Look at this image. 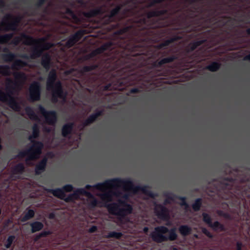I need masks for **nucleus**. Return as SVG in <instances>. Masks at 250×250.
Returning <instances> with one entry per match:
<instances>
[{"mask_svg": "<svg viewBox=\"0 0 250 250\" xmlns=\"http://www.w3.org/2000/svg\"><path fill=\"white\" fill-rule=\"evenodd\" d=\"M26 110L29 119L31 120V106H27Z\"/></svg>", "mask_w": 250, "mask_h": 250, "instance_id": "37998d69", "label": "nucleus"}, {"mask_svg": "<svg viewBox=\"0 0 250 250\" xmlns=\"http://www.w3.org/2000/svg\"><path fill=\"white\" fill-rule=\"evenodd\" d=\"M23 75V74L21 72H16L14 74V77L16 79V80L22 78Z\"/></svg>", "mask_w": 250, "mask_h": 250, "instance_id": "a19ab883", "label": "nucleus"}, {"mask_svg": "<svg viewBox=\"0 0 250 250\" xmlns=\"http://www.w3.org/2000/svg\"><path fill=\"white\" fill-rule=\"evenodd\" d=\"M88 198L87 202L90 206L92 207H94L96 206L99 205V203L97 199L93 197V196L91 194V196H88L87 197Z\"/></svg>", "mask_w": 250, "mask_h": 250, "instance_id": "b1692460", "label": "nucleus"}, {"mask_svg": "<svg viewBox=\"0 0 250 250\" xmlns=\"http://www.w3.org/2000/svg\"><path fill=\"white\" fill-rule=\"evenodd\" d=\"M201 199H198L196 200L195 202L193 204L192 208L195 211L198 210L201 207Z\"/></svg>", "mask_w": 250, "mask_h": 250, "instance_id": "c9c22d12", "label": "nucleus"}, {"mask_svg": "<svg viewBox=\"0 0 250 250\" xmlns=\"http://www.w3.org/2000/svg\"><path fill=\"white\" fill-rule=\"evenodd\" d=\"M13 33H8L0 35V44H9V42L13 38Z\"/></svg>", "mask_w": 250, "mask_h": 250, "instance_id": "f3484780", "label": "nucleus"}, {"mask_svg": "<svg viewBox=\"0 0 250 250\" xmlns=\"http://www.w3.org/2000/svg\"><path fill=\"white\" fill-rule=\"evenodd\" d=\"M220 64L217 62H213L206 67V68L211 71H215L219 69Z\"/></svg>", "mask_w": 250, "mask_h": 250, "instance_id": "c85d7f7f", "label": "nucleus"}, {"mask_svg": "<svg viewBox=\"0 0 250 250\" xmlns=\"http://www.w3.org/2000/svg\"><path fill=\"white\" fill-rule=\"evenodd\" d=\"M56 79V72L54 70H52L49 72L48 75L46 88L48 90L52 91V101L53 102H56L57 101V98H64L61 83L60 82H57L55 83Z\"/></svg>", "mask_w": 250, "mask_h": 250, "instance_id": "39448f33", "label": "nucleus"}, {"mask_svg": "<svg viewBox=\"0 0 250 250\" xmlns=\"http://www.w3.org/2000/svg\"><path fill=\"white\" fill-rule=\"evenodd\" d=\"M101 111H99L96 112L95 114L91 115L85 122L84 125H87L89 124L93 123L95 119L101 114Z\"/></svg>", "mask_w": 250, "mask_h": 250, "instance_id": "412c9836", "label": "nucleus"}, {"mask_svg": "<svg viewBox=\"0 0 250 250\" xmlns=\"http://www.w3.org/2000/svg\"><path fill=\"white\" fill-rule=\"evenodd\" d=\"M32 46H33V44L35 43V40H33V39H32Z\"/></svg>", "mask_w": 250, "mask_h": 250, "instance_id": "0e129e2a", "label": "nucleus"}, {"mask_svg": "<svg viewBox=\"0 0 250 250\" xmlns=\"http://www.w3.org/2000/svg\"><path fill=\"white\" fill-rule=\"evenodd\" d=\"M31 59V53H29V54H28V59H29V61L30 62V59Z\"/></svg>", "mask_w": 250, "mask_h": 250, "instance_id": "680f3d73", "label": "nucleus"}, {"mask_svg": "<svg viewBox=\"0 0 250 250\" xmlns=\"http://www.w3.org/2000/svg\"><path fill=\"white\" fill-rule=\"evenodd\" d=\"M28 101L31 102V83H29L28 89Z\"/></svg>", "mask_w": 250, "mask_h": 250, "instance_id": "ea45409f", "label": "nucleus"}, {"mask_svg": "<svg viewBox=\"0 0 250 250\" xmlns=\"http://www.w3.org/2000/svg\"><path fill=\"white\" fill-rule=\"evenodd\" d=\"M217 213L219 215L222 216H224L226 218H230L229 214H227L226 213H224L222 211H218L217 212Z\"/></svg>", "mask_w": 250, "mask_h": 250, "instance_id": "c03bdc74", "label": "nucleus"}, {"mask_svg": "<svg viewBox=\"0 0 250 250\" xmlns=\"http://www.w3.org/2000/svg\"><path fill=\"white\" fill-rule=\"evenodd\" d=\"M49 234V232L45 231L40 234L39 237L44 236Z\"/></svg>", "mask_w": 250, "mask_h": 250, "instance_id": "09e8293b", "label": "nucleus"}, {"mask_svg": "<svg viewBox=\"0 0 250 250\" xmlns=\"http://www.w3.org/2000/svg\"><path fill=\"white\" fill-rule=\"evenodd\" d=\"M72 127V125H65L62 130V134L63 136H67L71 131Z\"/></svg>", "mask_w": 250, "mask_h": 250, "instance_id": "bb28decb", "label": "nucleus"}, {"mask_svg": "<svg viewBox=\"0 0 250 250\" xmlns=\"http://www.w3.org/2000/svg\"><path fill=\"white\" fill-rule=\"evenodd\" d=\"M40 84L39 83H32V101L39 100L40 98Z\"/></svg>", "mask_w": 250, "mask_h": 250, "instance_id": "4468645a", "label": "nucleus"}, {"mask_svg": "<svg viewBox=\"0 0 250 250\" xmlns=\"http://www.w3.org/2000/svg\"><path fill=\"white\" fill-rule=\"evenodd\" d=\"M43 224L39 222H35L32 223V232L41 230L43 228Z\"/></svg>", "mask_w": 250, "mask_h": 250, "instance_id": "a878e982", "label": "nucleus"}, {"mask_svg": "<svg viewBox=\"0 0 250 250\" xmlns=\"http://www.w3.org/2000/svg\"><path fill=\"white\" fill-rule=\"evenodd\" d=\"M62 189L64 190L66 192H70L73 189V187L70 185H67L64 186L62 188Z\"/></svg>", "mask_w": 250, "mask_h": 250, "instance_id": "58836bf2", "label": "nucleus"}, {"mask_svg": "<svg viewBox=\"0 0 250 250\" xmlns=\"http://www.w3.org/2000/svg\"><path fill=\"white\" fill-rule=\"evenodd\" d=\"M163 0H154L153 2L149 5V6L152 5L154 3H159Z\"/></svg>", "mask_w": 250, "mask_h": 250, "instance_id": "603ef678", "label": "nucleus"}, {"mask_svg": "<svg viewBox=\"0 0 250 250\" xmlns=\"http://www.w3.org/2000/svg\"><path fill=\"white\" fill-rule=\"evenodd\" d=\"M39 132V127H38L37 125L35 124L34 125L33 127H32V138H36L38 135Z\"/></svg>", "mask_w": 250, "mask_h": 250, "instance_id": "72a5a7b5", "label": "nucleus"}, {"mask_svg": "<svg viewBox=\"0 0 250 250\" xmlns=\"http://www.w3.org/2000/svg\"><path fill=\"white\" fill-rule=\"evenodd\" d=\"M0 74L8 76L10 75V67L8 65H0Z\"/></svg>", "mask_w": 250, "mask_h": 250, "instance_id": "a211bd4d", "label": "nucleus"}, {"mask_svg": "<svg viewBox=\"0 0 250 250\" xmlns=\"http://www.w3.org/2000/svg\"><path fill=\"white\" fill-rule=\"evenodd\" d=\"M180 233L183 236H187L191 232V228L187 225H181L178 229Z\"/></svg>", "mask_w": 250, "mask_h": 250, "instance_id": "dca6fc26", "label": "nucleus"}, {"mask_svg": "<svg viewBox=\"0 0 250 250\" xmlns=\"http://www.w3.org/2000/svg\"><path fill=\"white\" fill-rule=\"evenodd\" d=\"M31 219V206H29L27 208V212L23 217L22 219V221H26Z\"/></svg>", "mask_w": 250, "mask_h": 250, "instance_id": "c756f323", "label": "nucleus"}, {"mask_svg": "<svg viewBox=\"0 0 250 250\" xmlns=\"http://www.w3.org/2000/svg\"><path fill=\"white\" fill-rule=\"evenodd\" d=\"M138 91V89H136V88H133V89H132L131 90H130V92L131 93H135V92H137Z\"/></svg>", "mask_w": 250, "mask_h": 250, "instance_id": "4d7b16f0", "label": "nucleus"}, {"mask_svg": "<svg viewBox=\"0 0 250 250\" xmlns=\"http://www.w3.org/2000/svg\"><path fill=\"white\" fill-rule=\"evenodd\" d=\"M15 239V236L14 235H10L7 239L6 242L4 244V246L6 248L8 249L11 246L13 241Z\"/></svg>", "mask_w": 250, "mask_h": 250, "instance_id": "cd10ccee", "label": "nucleus"}, {"mask_svg": "<svg viewBox=\"0 0 250 250\" xmlns=\"http://www.w3.org/2000/svg\"><path fill=\"white\" fill-rule=\"evenodd\" d=\"M52 45L53 44L50 43H44L42 49V50H47L49 49Z\"/></svg>", "mask_w": 250, "mask_h": 250, "instance_id": "79ce46f5", "label": "nucleus"}, {"mask_svg": "<svg viewBox=\"0 0 250 250\" xmlns=\"http://www.w3.org/2000/svg\"><path fill=\"white\" fill-rule=\"evenodd\" d=\"M123 235L121 232H117L115 231H112L108 233L107 236V238H112L114 237L117 239L120 238Z\"/></svg>", "mask_w": 250, "mask_h": 250, "instance_id": "7c9ffc66", "label": "nucleus"}, {"mask_svg": "<svg viewBox=\"0 0 250 250\" xmlns=\"http://www.w3.org/2000/svg\"><path fill=\"white\" fill-rule=\"evenodd\" d=\"M247 32L249 33V34H250V29H248L247 30Z\"/></svg>", "mask_w": 250, "mask_h": 250, "instance_id": "774afa93", "label": "nucleus"}, {"mask_svg": "<svg viewBox=\"0 0 250 250\" xmlns=\"http://www.w3.org/2000/svg\"><path fill=\"white\" fill-rule=\"evenodd\" d=\"M202 232L209 237H212V236L211 233L205 228L202 229Z\"/></svg>", "mask_w": 250, "mask_h": 250, "instance_id": "a18cd8bd", "label": "nucleus"}, {"mask_svg": "<svg viewBox=\"0 0 250 250\" xmlns=\"http://www.w3.org/2000/svg\"><path fill=\"white\" fill-rule=\"evenodd\" d=\"M106 207L109 213L117 216L120 223H122L125 216L131 213L133 209L131 205L121 200L116 203L109 204Z\"/></svg>", "mask_w": 250, "mask_h": 250, "instance_id": "7ed1b4c3", "label": "nucleus"}, {"mask_svg": "<svg viewBox=\"0 0 250 250\" xmlns=\"http://www.w3.org/2000/svg\"><path fill=\"white\" fill-rule=\"evenodd\" d=\"M50 60V57L48 55H43L42 57V64L47 69L49 68Z\"/></svg>", "mask_w": 250, "mask_h": 250, "instance_id": "4be33fe9", "label": "nucleus"}, {"mask_svg": "<svg viewBox=\"0 0 250 250\" xmlns=\"http://www.w3.org/2000/svg\"><path fill=\"white\" fill-rule=\"evenodd\" d=\"M45 130L47 132H49L51 130H52V127L51 128H45Z\"/></svg>", "mask_w": 250, "mask_h": 250, "instance_id": "052dcab7", "label": "nucleus"}, {"mask_svg": "<svg viewBox=\"0 0 250 250\" xmlns=\"http://www.w3.org/2000/svg\"><path fill=\"white\" fill-rule=\"evenodd\" d=\"M38 114L39 116L45 118L46 123L49 125H53L56 120V116L55 112H46L45 110L41 106L38 107Z\"/></svg>", "mask_w": 250, "mask_h": 250, "instance_id": "6e6552de", "label": "nucleus"}, {"mask_svg": "<svg viewBox=\"0 0 250 250\" xmlns=\"http://www.w3.org/2000/svg\"><path fill=\"white\" fill-rule=\"evenodd\" d=\"M181 206H184L185 209L188 207V205L185 203V201H183V203L181 204Z\"/></svg>", "mask_w": 250, "mask_h": 250, "instance_id": "5fc2aeb1", "label": "nucleus"}, {"mask_svg": "<svg viewBox=\"0 0 250 250\" xmlns=\"http://www.w3.org/2000/svg\"><path fill=\"white\" fill-rule=\"evenodd\" d=\"M3 1H2V0H0V6L1 5H3Z\"/></svg>", "mask_w": 250, "mask_h": 250, "instance_id": "69168bd1", "label": "nucleus"}, {"mask_svg": "<svg viewBox=\"0 0 250 250\" xmlns=\"http://www.w3.org/2000/svg\"><path fill=\"white\" fill-rule=\"evenodd\" d=\"M20 21L19 16H14L11 14H6L0 23V31H16Z\"/></svg>", "mask_w": 250, "mask_h": 250, "instance_id": "423d86ee", "label": "nucleus"}, {"mask_svg": "<svg viewBox=\"0 0 250 250\" xmlns=\"http://www.w3.org/2000/svg\"><path fill=\"white\" fill-rule=\"evenodd\" d=\"M120 8H121L120 6H118L116 7H115V8H114L113 9H112L111 11L110 16L113 17L115 15H116L118 12V11H119Z\"/></svg>", "mask_w": 250, "mask_h": 250, "instance_id": "4c0bfd02", "label": "nucleus"}, {"mask_svg": "<svg viewBox=\"0 0 250 250\" xmlns=\"http://www.w3.org/2000/svg\"><path fill=\"white\" fill-rule=\"evenodd\" d=\"M244 60H250V54L247 55L244 58Z\"/></svg>", "mask_w": 250, "mask_h": 250, "instance_id": "6e6d98bb", "label": "nucleus"}, {"mask_svg": "<svg viewBox=\"0 0 250 250\" xmlns=\"http://www.w3.org/2000/svg\"><path fill=\"white\" fill-rule=\"evenodd\" d=\"M209 227L215 230L223 231L224 230L223 225L218 221H216L213 224L211 223V225H210Z\"/></svg>", "mask_w": 250, "mask_h": 250, "instance_id": "5701e85b", "label": "nucleus"}, {"mask_svg": "<svg viewBox=\"0 0 250 250\" xmlns=\"http://www.w3.org/2000/svg\"><path fill=\"white\" fill-rule=\"evenodd\" d=\"M97 229V227L96 226L92 227L89 230L90 232H93L95 231Z\"/></svg>", "mask_w": 250, "mask_h": 250, "instance_id": "8fccbe9b", "label": "nucleus"}, {"mask_svg": "<svg viewBox=\"0 0 250 250\" xmlns=\"http://www.w3.org/2000/svg\"><path fill=\"white\" fill-rule=\"evenodd\" d=\"M46 162L47 158L44 157L37 165L35 168V172L36 174H40L44 171L46 167Z\"/></svg>", "mask_w": 250, "mask_h": 250, "instance_id": "2eb2a0df", "label": "nucleus"}, {"mask_svg": "<svg viewBox=\"0 0 250 250\" xmlns=\"http://www.w3.org/2000/svg\"><path fill=\"white\" fill-rule=\"evenodd\" d=\"M106 48V45H104L102 46L101 47L96 49L94 51H93L92 53L93 55H96L100 53H102L103 52L104 50H105Z\"/></svg>", "mask_w": 250, "mask_h": 250, "instance_id": "473e14b6", "label": "nucleus"}, {"mask_svg": "<svg viewBox=\"0 0 250 250\" xmlns=\"http://www.w3.org/2000/svg\"><path fill=\"white\" fill-rule=\"evenodd\" d=\"M2 51L3 52H5L6 53H8L9 52H10V51H9V49L7 48V47H4L3 48V49L2 50Z\"/></svg>", "mask_w": 250, "mask_h": 250, "instance_id": "864d4df0", "label": "nucleus"}, {"mask_svg": "<svg viewBox=\"0 0 250 250\" xmlns=\"http://www.w3.org/2000/svg\"><path fill=\"white\" fill-rule=\"evenodd\" d=\"M16 55L14 53L9 52L2 55V59L5 62H10L14 60Z\"/></svg>", "mask_w": 250, "mask_h": 250, "instance_id": "aec40b11", "label": "nucleus"}, {"mask_svg": "<svg viewBox=\"0 0 250 250\" xmlns=\"http://www.w3.org/2000/svg\"><path fill=\"white\" fill-rule=\"evenodd\" d=\"M3 149V146L1 145V139L0 138V150H1Z\"/></svg>", "mask_w": 250, "mask_h": 250, "instance_id": "bf43d9fd", "label": "nucleus"}, {"mask_svg": "<svg viewBox=\"0 0 250 250\" xmlns=\"http://www.w3.org/2000/svg\"><path fill=\"white\" fill-rule=\"evenodd\" d=\"M173 60V58L172 57L166 58L160 61L159 62V64L161 65L163 64L167 63L172 62Z\"/></svg>", "mask_w": 250, "mask_h": 250, "instance_id": "e433bc0d", "label": "nucleus"}, {"mask_svg": "<svg viewBox=\"0 0 250 250\" xmlns=\"http://www.w3.org/2000/svg\"><path fill=\"white\" fill-rule=\"evenodd\" d=\"M28 139L30 143L27 145V148L20 151L18 154L15 156V158L22 159L27 157V164L30 166H31V134H29Z\"/></svg>", "mask_w": 250, "mask_h": 250, "instance_id": "0eeeda50", "label": "nucleus"}, {"mask_svg": "<svg viewBox=\"0 0 250 250\" xmlns=\"http://www.w3.org/2000/svg\"><path fill=\"white\" fill-rule=\"evenodd\" d=\"M53 217V215H52V214H50V215H49V218H52Z\"/></svg>", "mask_w": 250, "mask_h": 250, "instance_id": "338daca9", "label": "nucleus"}, {"mask_svg": "<svg viewBox=\"0 0 250 250\" xmlns=\"http://www.w3.org/2000/svg\"><path fill=\"white\" fill-rule=\"evenodd\" d=\"M27 44L29 45H31V36L30 35L27 37Z\"/></svg>", "mask_w": 250, "mask_h": 250, "instance_id": "de8ad7c7", "label": "nucleus"}, {"mask_svg": "<svg viewBox=\"0 0 250 250\" xmlns=\"http://www.w3.org/2000/svg\"><path fill=\"white\" fill-rule=\"evenodd\" d=\"M24 169V165L22 163H20L12 167L11 169V178L14 179H19L20 178V175L23 173Z\"/></svg>", "mask_w": 250, "mask_h": 250, "instance_id": "9d476101", "label": "nucleus"}, {"mask_svg": "<svg viewBox=\"0 0 250 250\" xmlns=\"http://www.w3.org/2000/svg\"><path fill=\"white\" fill-rule=\"evenodd\" d=\"M24 62L21 60H17L14 62L11 67L13 69H18L23 65Z\"/></svg>", "mask_w": 250, "mask_h": 250, "instance_id": "393cba45", "label": "nucleus"}, {"mask_svg": "<svg viewBox=\"0 0 250 250\" xmlns=\"http://www.w3.org/2000/svg\"><path fill=\"white\" fill-rule=\"evenodd\" d=\"M83 33L81 31H78L74 35L71 36L66 42V46L70 47L73 46L76 42H78L82 37Z\"/></svg>", "mask_w": 250, "mask_h": 250, "instance_id": "ddd939ff", "label": "nucleus"}, {"mask_svg": "<svg viewBox=\"0 0 250 250\" xmlns=\"http://www.w3.org/2000/svg\"><path fill=\"white\" fill-rule=\"evenodd\" d=\"M32 121L33 120H38L39 122L40 121V119L39 118V117L36 115H35L34 113H33V112H32Z\"/></svg>", "mask_w": 250, "mask_h": 250, "instance_id": "49530a36", "label": "nucleus"}, {"mask_svg": "<svg viewBox=\"0 0 250 250\" xmlns=\"http://www.w3.org/2000/svg\"><path fill=\"white\" fill-rule=\"evenodd\" d=\"M51 192L54 196L65 201L66 197L65 198V195L62 189L58 188L52 190Z\"/></svg>", "mask_w": 250, "mask_h": 250, "instance_id": "6ab92c4d", "label": "nucleus"}, {"mask_svg": "<svg viewBox=\"0 0 250 250\" xmlns=\"http://www.w3.org/2000/svg\"><path fill=\"white\" fill-rule=\"evenodd\" d=\"M18 86L17 81H14L11 78H7L6 80V93L0 90V101L5 103L7 104L15 111H20L21 107L19 103L12 95L14 94Z\"/></svg>", "mask_w": 250, "mask_h": 250, "instance_id": "f03ea898", "label": "nucleus"}, {"mask_svg": "<svg viewBox=\"0 0 250 250\" xmlns=\"http://www.w3.org/2000/svg\"><path fill=\"white\" fill-rule=\"evenodd\" d=\"M43 145L40 142H34L32 140V160L38 158L42 153Z\"/></svg>", "mask_w": 250, "mask_h": 250, "instance_id": "f8f14e48", "label": "nucleus"}, {"mask_svg": "<svg viewBox=\"0 0 250 250\" xmlns=\"http://www.w3.org/2000/svg\"><path fill=\"white\" fill-rule=\"evenodd\" d=\"M22 41V38L20 36L14 37L13 40L9 42V44L14 45H18Z\"/></svg>", "mask_w": 250, "mask_h": 250, "instance_id": "2f4dec72", "label": "nucleus"}, {"mask_svg": "<svg viewBox=\"0 0 250 250\" xmlns=\"http://www.w3.org/2000/svg\"><path fill=\"white\" fill-rule=\"evenodd\" d=\"M242 244L239 242L237 243V250H241Z\"/></svg>", "mask_w": 250, "mask_h": 250, "instance_id": "3c124183", "label": "nucleus"}, {"mask_svg": "<svg viewBox=\"0 0 250 250\" xmlns=\"http://www.w3.org/2000/svg\"><path fill=\"white\" fill-rule=\"evenodd\" d=\"M91 187V186H90L89 185H86V187H85V188L89 189Z\"/></svg>", "mask_w": 250, "mask_h": 250, "instance_id": "e2e57ef3", "label": "nucleus"}, {"mask_svg": "<svg viewBox=\"0 0 250 250\" xmlns=\"http://www.w3.org/2000/svg\"><path fill=\"white\" fill-rule=\"evenodd\" d=\"M93 188L105 192L97 194L101 199L104 202L111 201L114 195L117 197L127 199V192H132L134 193L141 191L145 195L153 198L155 195L152 193L149 188L147 187H134L133 183L129 180L120 179H113L107 180L103 183L97 184L92 187Z\"/></svg>", "mask_w": 250, "mask_h": 250, "instance_id": "f257e3e1", "label": "nucleus"}, {"mask_svg": "<svg viewBox=\"0 0 250 250\" xmlns=\"http://www.w3.org/2000/svg\"><path fill=\"white\" fill-rule=\"evenodd\" d=\"M203 219L204 221L209 226H210L211 225V220L210 216L206 213H203Z\"/></svg>", "mask_w": 250, "mask_h": 250, "instance_id": "f704fd0d", "label": "nucleus"}, {"mask_svg": "<svg viewBox=\"0 0 250 250\" xmlns=\"http://www.w3.org/2000/svg\"><path fill=\"white\" fill-rule=\"evenodd\" d=\"M154 212L156 215L161 219L167 220L169 218L168 210L162 205H156Z\"/></svg>", "mask_w": 250, "mask_h": 250, "instance_id": "1a4fd4ad", "label": "nucleus"}, {"mask_svg": "<svg viewBox=\"0 0 250 250\" xmlns=\"http://www.w3.org/2000/svg\"><path fill=\"white\" fill-rule=\"evenodd\" d=\"M80 195H84L86 197L91 196V193L86 191L84 188H79L74 191L72 194L69 195L65 199L66 202L72 201L78 198Z\"/></svg>", "mask_w": 250, "mask_h": 250, "instance_id": "9b49d317", "label": "nucleus"}, {"mask_svg": "<svg viewBox=\"0 0 250 250\" xmlns=\"http://www.w3.org/2000/svg\"><path fill=\"white\" fill-rule=\"evenodd\" d=\"M152 240L155 242L160 243L168 240L174 241L177 238L176 229H172L168 231V228L164 226L157 227L150 234Z\"/></svg>", "mask_w": 250, "mask_h": 250, "instance_id": "20e7f679", "label": "nucleus"}, {"mask_svg": "<svg viewBox=\"0 0 250 250\" xmlns=\"http://www.w3.org/2000/svg\"><path fill=\"white\" fill-rule=\"evenodd\" d=\"M148 228L147 227H145L143 229L144 232L146 233L148 231Z\"/></svg>", "mask_w": 250, "mask_h": 250, "instance_id": "13d9d810", "label": "nucleus"}]
</instances>
